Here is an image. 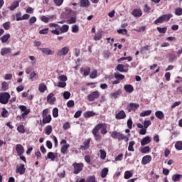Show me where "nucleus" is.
<instances>
[{
  "label": "nucleus",
  "mask_w": 182,
  "mask_h": 182,
  "mask_svg": "<svg viewBox=\"0 0 182 182\" xmlns=\"http://www.w3.org/2000/svg\"><path fill=\"white\" fill-rule=\"evenodd\" d=\"M150 46H145L144 47H142L141 48V50H140V53H141V55H144V50H149Z\"/></svg>",
  "instance_id": "nucleus-61"
},
{
  "label": "nucleus",
  "mask_w": 182,
  "mask_h": 182,
  "mask_svg": "<svg viewBox=\"0 0 182 182\" xmlns=\"http://www.w3.org/2000/svg\"><path fill=\"white\" fill-rule=\"evenodd\" d=\"M120 95H122V90H118L115 92L112 93L111 96L114 99H117L119 97V96H120Z\"/></svg>",
  "instance_id": "nucleus-31"
},
{
  "label": "nucleus",
  "mask_w": 182,
  "mask_h": 182,
  "mask_svg": "<svg viewBox=\"0 0 182 182\" xmlns=\"http://www.w3.org/2000/svg\"><path fill=\"white\" fill-rule=\"evenodd\" d=\"M52 122V116L48 114L47 117H43V124H46V123H50Z\"/></svg>",
  "instance_id": "nucleus-24"
},
{
  "label": "nucleus",
  "mask_w": 182,
  "mask_h": 182,
  "mask_svg": "<svg viewBox=\"0 0 182 182\" xmlns=\"http://www.w3.org/2000/svg\"><path fill=\"white\" fill-rule=\"evenodd\" d=\"M114 76L115 77V79L118 80H123V79H124V75H123V74H120V73H115L114 74Z\"/></svg>",
  "instance_id": "nucleus-29"
},
{
  "label": "nucleus",
  "mask_w": 182,
  "mask_h": 182,
  "mask_svg": "<svg viewBox=\"0 0 182 182\" xmlns=\"http://www.w3.org/2000/svg\"><path fill=\"white\" fill-rule=\"evenodd\" d=\"M63 98L65 99V100H68V99H70V92L68 91H65L63 92Z\"/></svg>",
  "instance_id": "nucleus-52"
},
{
  "label": "nucleus",
  "mask_w": 182,
  "mask_h": 182,
  "mask_svg": "<svg viewBox=\"0 0 182 182\" xmlns=\"http://www.w3.org/2000/svg\"><path fill=\"white\" fill-rule=\"evenodd\" d=\"M19 6V1H14L11 4V6L9 7L10 11H15L16 8Z\"/></svg>",
  "instance_id": "nucleus-28"
},
{
  "label": "nucleus",
  "mask_w": 182,
  "mask_h": 182,
  "mask_svg": "<svg viewBox=\"0 0 182 182\" xmlns=\"http://www.w3.org/2000/svg\"><path fill=\"white\" fill-rule=\"evenodd\" d=\"M149 143H151V138H150V136H145L141 141V146H146V144H149Z\"/></svg>",
  "instance_id": "nucleus-18"
},
{
  "label": "nucleus",
  "mask_w": 182,
  "mask_h": 182,
  "mask_svg": "<svg viewBox=\"0 0 182 182\" xmlns=\"http://www.w3.org/2000/svg\"><path fill=\"white\" fill-rule=\"evenodd\" d=\"M130 177H133V173L132 172H130V171H127L124 173V178L126 180H129V178H130Z\"/></svg>",
  "instance_id": "nucleus-43"
},
{
  "label": "nucleus",
  "mask_w": 182,
  "mask_h": 182,
  "mask_svg": "<svg viewBox=\"0 0 182 182\" xmlns=\"http://www.w3.org/2000/svg\"><path fill=\"white\" fill-rule=\"evenodd\" d=\"M182 175L180 174H174L172 176L173 181H180L181 180Z\"/></svg>",
  "instance_id": "nucleus-37"
},
{
  "label": "nucleus",
  "mask_w": 182,
  "mask_h": 182,
  "mask_svg": "<svg viewBox=\"0 0 182 182\" xmlns=\"http://www.w3.org/2000/svg\"><path fill=\"white\" fill-rule=\"evenodd\" d=\"M53 117H58L59 116V109L56 107L53 109Z\"/></svg>",
  "instance_id": "nucleus-49"
},
{
  "label": "nucleus",
  "mask_w": 182,
  "mask_h": 182,
  "mask_svg": "<svg viewBox=\"0 0 182 182\" xmlns=\"http://www.w3.org/2000/svg\"><path fill=\"white\" fill-rule=\"evenodd\" d=\"M103 38V31L100 30L94 36L95 41H100Z\"/></svg>",
  "instance_id": "nucleus-22"
},
{
  "label": "nucleus",
  "mask_w": 182,
  "mask_h": 182,
  "mask_svg": "<svg viewBox=\"0 0 182 182\" xmlns=\"http://www.w3.org/2000/svg\"><path fill=\"white\" fill-rule=\"evenodd\" d=\"M175 149H176V150H182V141H176V143L175 144Z\"/></svg>",
  "instance_id": "nucleus-44"
},
{
  "label": "nucleus",
  "mask_w": 182,
  "mask_h": 182,
  "mask_svg": "<svg viewBox=\"0 0 182 182\" xmlns=\"http://www.w3.org/2000/svg\"><path fill=\"white\" fill-rule=\"evenodd\" d=\"M109 173V168H104L102 171H101V177L102 178H105V177L107 176Z\"/></svg>",
  "instance_id": "nucleus-30"
},
{
  "label": "nucleus",
  "mask_w": 182,
  "mask_h": 182,
  "mask_svg": "<svg viewBox=\"0 0 182 182\" xmlns=\"http://www.w3.org/2000/svg\"><path fill=\"white\" fill-rule=\"evenodd\" d=\"M67 106L68 107H73L75 106V101L73 100H69L68 102H67Z\"/></svg>",
  "instance_id": "nucleus-63"
},
{
  "label": "nucleus",
  "mask_w": 182,
  "mask_h": 182,
  "mask_svg": "<svg viewBox=\"0 0 182 182\" xmlns=\"http://www.w3.org/2000/svg\"><path fill=\"white\" fill-rule=\"evenodd\" d=\"M91 139H88L87 141H85L83 143V145H81L79 148V150H89V148L90 147V141H91Z\"/></svg>",
  "instance_id": "nucleus-9"
},
{
  "label": "nucleus",
  "mask_w": 182,
  "mask_h": 182,
  "mask_svg": "<svg viewBox=\"0 0 182 182\" xmlns=\"http://www.w3.org/2000/svg\"><path fill=\"white\" fill-rule=\"evenodd\" d=\"M30 79L33 82V80H36L38 79V75L35 72H31L30 73Z\"/></svg>",
  "instance_id": "nucleus-39"
},
{
  "label": "nucleus",
  "mask_w": 182,
  "mask_h": 182,
  "mask_svg": "<svg viewBox=\"0 0 182 182\" xmlns=\"http://www.w3.org/2000/svg\"><path fill=\"white\" fill-rule=\"evenodd\" d=\"M3 28H4V29L6 31H8L9 29V28H11V22L7 21V22L4 23L3 24Z\"/></svg>",
  "instance_id": "nucleus-54"
},
{
  "label": "nucleus",
  "mask_w": 182,
  "mask_h": 182,
  "mask_svg": "<svg viewBox=\"0 0 182 182\" xmlns=\"http://www.w3.org/2000/svg\"><path fill=\"white\" fill-rule=\"evenodd\" d=\"M151 161V156L146 155L142 158L141 164L144 165L149 164Z\"/></svg>",
  "instance_id": "nucleus-16"
},
{
  "label": "nucleus",
  "mask_w": 182,
  "mask_h": 182,
  "mask_svg": "<svg viewBox=\"0 0 182 182\" xmlns=\"http://www.w3.org/2000/svg\"><path fill=\"white\" fill-rule=\"evenodd\" d=\"M156 29L159 33H166L167 32V27H157Z\"/></svg>",
  "instance_id": "nucleus-45"
},
{
  "label": "nucleus",
  "mask_w": 182,
  "mask_h": 182,
  "mask_svg": "<svg viewBox=\"0 0 182 182\" xmlns=\"http://www.w3.org/2000/svg\"><path fill=\"white\" fill-rule=\"evenodd\" d=\"M90 77L91 79H96V77H97V70H95L93 72H92L90 75Z\"/></svg>",
  "instance_id": "nucleus-51"
},
{
  "label": "nucleus",
  "mask_w": 182,
  "mask_h": 182,
  "mask_svg": "<svg viewBox=\"0 0 182 182\" xmlns=\"http://www.w3.org/2000/svg\"><path fill=\"white\" fill-rule=\"evenodd\" d=\"M132 14L135 18H140V16L143 15V12H141V10L139 9H134Z\"/></svg>",
  "instance_id": "nucleus-20"
},
{
  "label": "nucleus",
  "mask_w": 182,
  "mask_h": 182,
  "mask_svg": "<svg viewBox=\"0 0 182 182\" xmlns=\"http://www.w3.org/2000/svg\"><path fill=\"white\" fill-rule=\"evenodd\" d=\"M47 89H48V87H46V85H45L44 83L40 84V85L38 87V90L41 93H43L45 92V90H47Z\"/></svg>",
  "instance_id": "nucleus-32"
},
{
  "label": "nucleus",
  "mask_w": 182,
  "mask_h": 182,
  "mask_svg": "<svg viewBox=\"0 0 182 182\" xmlns=\"http://www.w3.org/2000/svg\"><path fill=\"white\" fill-rule=\"evenodd\" d=\"M67 23L72 24V23H76V18L75 17H71L70 19L67 21Z\"/></svg>",
  "instance_id": "nucleus-58"
},
{
  "label": "nucleus",
  "mask_w": 182,
  "mask_h": 182,
  "mask_svg": "<svg viewBox=\"0 0 182 182\" xmlns=\"http://www.w3.org/2000/svg\"><path fill=\"white\" fill-rule=\"evenodd\" d=\"M151 114V110H146L141 112L139 116L141 117H146V116H150Z\"/></svg>",
  "instance_id": "nucleus-33"
},
{
  "label": "nucleus",
  "mask_w": 182,
  "mask_h": 182,
  "mask_svg": "<svg viewBox=\"0 0 182 182\" xmlns=\"http://www.w3.org/2000/svg\"><path fill=\"white\" fill-rule=\"evenodd\" d=\"M45 132L46 134H47V136H49L50 133H52V126L48 125L47 127H46Z\"/></svg>",
  "instance_id": "nucleus-41"
},
{
  "label": "nucleus",
  "mask_w": 182,
  "mask_h": 182,
  "mask_svg": "<svg viewBox=\"0 0 182 182\" xmlns=\"http://www.w3.org/2000/svg\"><path fill=\"white\" fill-rule=\"evenodd\" d=\"M100 93L98 91H94L90 95H87V99L90 102H95L96 99H99Z\"/></svg>",
  "instance_id": "nucleus-6"
},
{
  "label": "nucleus",
  "mask_w": 182,
  "mask_h": 182,
  "mask_svg": "<svg viewBox=\"0 0 182 182\" xmlns=\"http://www.w3.org/2000/svg\"><path fill=\"white\" fill-rule=\"evenodd\" d=\"M18 133H25V127L23 125H20L17 127Z\"/></svg>",
  "instance_id": "nucleus-56"
},
{
  "label": "nucleus",
  "mask_w": 182,
  "mask_h": 182,
  "mask_svg": "<svg viewBox=\"0 0 182 182\" xmlns=\"http://www.w3.org/2000/svg\"><path fill=\"white\" fill-rule=\"evenodd\" d=\"M58 80H60V82H66V80H68V77H66V75H60L58 77Z\"/></svg>",
  "instance_id": "nucleus-50"
},
{
  "label": "nucleus",
  "mask_w": 182,
  "mask_h": 182,
  "mask_svg": "<svg viewBox=\"0 0 182 182\" xmlns=\"http://www.w3.org/2000/svg\"><path fill=\"white\" fill-rule=\"evenodd\" d=\"M73 174H79L81 171H83V167H85V165L83 163H77L75 162L73 164Z\"/></svg>",
  "instance_id": "nucleus-4"
},
{
  "label": "nucleus",
  "mask_w": 182,
  "mask_h": 182,
  "mask_svg": "<svg viewBox=\"0 0 182 182\" xmlns=\"http://www.w3.org/2000/svg\"><path fill=\"white\" fill-rule=\"evenodd\" d=\"M69 144H65L61 147L60 151L62 154H66V151H68V149H69Z\"/></svg>",
  "instance_id": "nucleus-35"
},
{
  "label": "nucleus",
  "mask_w": 182,
  "mask_h": 182,
  "mask_svg": "<svg viewBox=\"0 0 182 182\" xmlns=\"http://www.w3.org/2000/svg\"><path fill=\"white\" fill-rule=\"evenodd\" d=\"M134 144H136V142H134V141H131L129 142V146H128L129 151H134V148L133 147Z\"/></svg>",
  "instance_id": "nucleus-38"
},
{
  "label": "nucleus",
  "mask_w": 182,
  "mask_h": 182,
  "mask_svg": "<svg viewBox=\"0 0 182 182\" xmlns=\"http://www.w3.org/2000/svg\"><path fill=\"white\" fill-rule=\"evenodd\" d=\"M171 16H173L171 14H163L155 20L154 23L158 25V23H163V22H166V21H168L171 18Z\"/></svg>",
  "instance_id": "nucleus-2"
},
{
  "label": "nucleus",
  "mask_w": 182,
  "mask_h": 182,
  "mask_svg": "<svg viewBox=\"0 0 182 182\" xmlns=\"http://www.w3.org/2000/svg\"><path fill=\"white\" fill-rule=\"evenodd\" d=\"M111 137H112V139H117L119 140V141H121V140H124L125 141H129V138L127 137V136L120 133V132H117V131H114L112 132L111 134Z\"/></svg>",
  "instance_id": "nucleus-1"
},
{
  "label": "nucleus",
  "mask_w": 182,
  "mask_h": 182,
  "mask_svg": "<svg viewBox=\"0 0 182 182\" xmlns=\"http://www.w3.org/2000/svg\"><path fill=\"white\" fill-rule=\"evenodd\" d=\"M87 182H97L96 181V177H95V176H90L87 178Z\"/></svg>",
  "instance_id": "nucleus-64"
},
{
  "label": "nucleus",
  "mask_w": 182,
  "mask_h": 182,
  "mask_svg": "<svg viewBox=\"0 0 182 182\" xmlns=\"http://www.w3.org/2000/svg\"><path fill=\"white\" fill-rule=\"evenodd\" d=\"M175 14L177 15V16H181V15H182V9L181 8L176 9Z\"/></svg>",
  "instance_id": "nucleus-60"
},
{
  "label": "nucleus",
  "mask_w": 182,
  "mask_h": 182,
  "mask_svg": "<svg viewBox=\"0 0 182 182\" xmlns=\"http://www.w3.org/2000/svg\"><path fill=\"white\" fill-rule=\"evenodd\" d=\"M56 155H55L53 152H48L46 159V160L49 159L50 160H51V161H55V159H56Z\"/></svg>",
  "instance_id": "nucleus-27"
},
{
  "label": "nucleus",
  "mask_w": 182,
  "mask_h": 182,
  "mask_svg": "<svg viewBox=\"0 0 182 182\" xmlns=\"http://www.w3.org/2000/svg\"><path fill=\"white\" fill-rule=\"evenodd\" d=\"M138 107H140L139 104L131 102L128 106V112H130L132 110H136Z\"/></svg>",
  "instance_id": "nucleus-15"
},
{
  "label": "nucleus",
  "mask_w": 182,
  "mask_h": 182,
  "mask_svg": "<svg viewBox=\"0 0 182 182\" xmlns=\"http://www.w3.org/2000/svg\"><path fill=\"white\" fill-rule=\"evenodd\" d=\"M141 153L146 154L150 153V146H147L141 149Z\"/></svg>",
  "instance_id": "nucleus-47"
},
{
  "label": "nucleus",
  "mask_w": 182,
  "mask_h": 182,
  "mask_svg": "<svg viewBox=\"0 0 182 182\" xmlns=\"http://www.w3.org/2000/svg\"><path fill=\"white\" fill-rule=\"evenodd\" d=\"M36 21H37L36 17L32 16L31 18H30V19L28 21V23H29V25H33V23H35V22H36Z\"/></svg>",
  "instance_id": "nucleus-59"
},
{
  "label": "nucleus",
  "mask_w": 182,
  "mask_h": 182,
  "mask_svg": "<svg viewBox=\"0 0 182 182\" xmlns=\"http://www.w3.org/2000/svg\"><path fill=\"white\" fill-rule=\"evenodd\" d=\"M127 124L129 129H133V121L131 118L127 120Z\"/></svg>",
  "instance_id": "nucleus-55"
},
{
  "label": "nucleus",
  "mask_w": 182,
  "mask_h": 182,
  "mask_svg": "<svg viewBox=\"0 0 182 182\" xmlns=\"http://www.w3.org/2000/svg\"><path fill=\"white\" fill-rule=\"evenodd\" d=\"M54 96L55 95L53 93H50L47 96V102L50 103V105H54L55 102H56V97Z\"/></svg>",
  "instance_id": "nucleus-12"
},
{
  "label": "nucleus",
  "mask_w": 182,
  "mask_h": 182,
  "mask_svg": "<svg viewBox=\"0 0 182 182\" xmlns=\"http://www.w3.org/2000/svg\"><path fill=\"white\" fill-rule=\"evenodd\" d=\"M80 6H81V8H89V6H90V1H89V0H80Z\"/></svg>",
  "instance_id": "nucleus-13"
},
{
  "label": "nucleus",
  "mask_w": 182,
  "mask_h": 182,
  "mask_svg": "<svg viewBox=\"0 0 182 182\" xmlns=\"http://www.w3.org/2000/svg\"><path fill=\"white\" fill-rule=\"evenodd\" d=\"M57 87L62 88L66 87V82H64L63 81L58 82Z\"/></svg>",
  "instance_id": "nucleus-62"
},
{
  "label": "nucleus",
  "mask_w": 182,
  "mask_h": 182,
  "mask_svg": "<svg viewBox=\"0 0 182 182\" xmlns=\"http://www.w3.org/2000/svg\"><path fill=\"white\" fill-rule=\"evenodd\" d=\"M117 70H118V72H127V70H125L124 65H123V64H119L117 66Z\"/></svg>",
  "instance_id": "nucleus-42"
},
{
  "label": "nucleus",
  "mask_w": 182,
  "mask_h": 182,
  "mask_svg": "<svg viewBox=\"0 0 182 182\" xmlns=\"http://www.w3.org/2000/svg\"><path fill=\"white\" fill-rule=\"evenodd\" d=\"M93 116H96V113L93 111H87L84 113V117L85 119H89V117H93Z\"/></svg>",
  "instance_id": "nucleus-23"
},
{
  "label": "nucleus",
  "mask_w": 182,
  "mask_h": 182,
  "mask_svg": "<svg viewBox=\"0 0 182 182\" xmlns=\"http://www.w3.org/2000/svg\"><path fill=\"white\" fill-rule=\"evenodd\" d=\"M16 150L17 151L18 156H22L23 153L25 152V149H23V146L21 144L16 145Z\"/></svg>",
  "instance_id": "nucleus-14"
},
{
  "label": "nucleus",
  "mask_w": 182,
  "mask_h": 182,
  "mask_svg": "<svg viewBox=\"0 0 182 182\" xmlns=\"http://www.w3.org/2000/svg\"><path fill=\"white\" fill-rule=\"evenodd\" d=\"M81 72H83L84 76H89L90 73V68H87L86 69L83 70L82 68L80 69Z\"/></svg>",
  "instance_id": "nucleus-40"
},
{
  "label": "nucleus",
  "mask_w": 182,
  "mask_h": 182,
  "mask_svg": "<svg viewBox=\"0 0 182 182\" xmlns=\"http://www.w3.org/2000/svg\"><path fill=\"white\" fill-rule=\"evenodd\" d=\"M1 117H8V110H6V108L2 109Z\"/></svg>",
  "instance_id": "nucleus-53"
},
{
  "label": "nucleus",
  "mask_w": 182,
  "mask_h": 182,
  "mask_svg": "<svg viewBox=\"0 0 182 182\" xmlns=\"http://www.w3.org/2000/svg\"><path fill=\"white\" fill-rule=\"evenodd\" d=\"M144 124V129H147L149 126L151 124V120H145L143 123Z\"/></svg>",
  "instance_id": "nucleus-48"
},
{
  "label": "nucleus",
  "mask_w": 182,
  "mask_h": 182,
  "mask_svg": "<svg viewBox=\"0 0 182 182\" xmlns=\"http://www.w3.org/2000/svg\"><path fill=\"white\" fill-rule=\"evenodd\" d=\"M124 90L127 92V93H132L133 90H134V87H133V85L130 84H127L124 86Z\"/></svg>",
  "instance_id": "nucleus-19"
},
{
  "label": "nucleus",
  "mask_w": 182,
  "mask_h": 182,
  "mask_svg": "<svg viewBox=\"0 0 182 182\" xmlns=\"http://www.w3.org/2000/svg\"><path fill=\"white\" fill-rule=\"evenodd\" d=\"M101 128H102L101 125H97L92 129V134L96 141H100L102 140V135H100V133H99V131L100 130Z\"/></svg>",
  "instance_id": "nucleus-5"
},
{
  "label": "nucleus",
  "mask_w": 182,
  "mask_h": 182,
  "mask_svg": "<svg viewBox=\"0 0 182 182\" xmlns=\"http://www.w3.org/2000/svg\"><path fill=\"white\" fill-rule=\"evenodd\" d=\"M115 118L117 119V120H122L123 119H126V112H124V110L119 111L115 114Z\"/></svg>",
  "instance_id": "nucleus-11"
},
{
  "label": "nucleus",
  "mask_w": 182,
  "mask_h": 182,
  "mask_svg": "<svg viewBox=\"0 0 182 182\" xmlns=\"http://www.w3.org/2000/svg\"><path fill=\"white\" fill-rule=\"evenodd\" d=\"M69 53V48L63 47L61 50H59L57 53V56L60 58V56H66Z\"/></svg>",
  "instance_id": "nucleus-7"
},
{
  "label": "nucleus",
  "mask_w": 182,
  "mask_h": 182,
  "mask_svg": "<svg viewBox=\"0 0 182 182\" xmlns=\"http://www.w3.org/2000/svg\"><path fill=\"white\" fill-rule=\"evenodd\" d=\"M69 31V26L64 24L63 26L60 28V33H65V32H68Z\"/></svg>",
  "instance_id": "nucleus-36"
},
{
  "label": "nucleus",
  "mask_w": 182,
  "mask_h": 182,
  "mask_svg": "<svg viewBox=\"0 0 182 182\" xmlns=\"http://www.w3.org/2000/svg\"><path fill=\"white\" fill-rule=\"evenodd\" d=\"M72 32H73V33H77V32H79V26H77V25L73 26Z\"/></svg>",
  "instance_id": "nucleus-57"
},
{
  "label": "nucleus",
  "mask_w": 182,
  "mask_h": 182,
  "mask_svg": "<svg viewBox=\"0 0 182 182\" xmlns=\"http://www.w3.org/2000/svg\"><path fill=\"white\" fill-rule=\"evenodd\" d=\"M9 38H11V35L9 33H7L0 38V40L1 41L2 43H6V42H8V41L9 40Z\"/></svg>",
  "instance_id": "nucleus-26"
},
{
  "label": "nucleus",
  "mask_w": 182,
  "mask_h": 182,
  "mask_svg": "<svg viewBox=\"0 0 182 182\" xmlns=\"http://www.w3.org/2000/svg\"><path fill=\"white\" fill-rule=\"evenodd\" d=\"M38 50H41L43 55H49L55 54V51H53L49 48H38Z\"/></svg>",
  "instance_id": "nucleus-8"
},
{
  "label": "nucleus",
  "mask_w": 182,
  "mask_h": 182,
  "mask_svg": "<svg viewBox=\"0 0 182 182\" xmlns=\"http://www.w3.org/2000/svg\"><path fill=\"white\" fill-rule=\"evenodd\" d=\"M9 99H11V95L9 92L0 93V103L1 105H8Z\"/></svg>",
  "instance_id": "nucleus-3"
},
{
  "label": "nucleus",
  "mask_w": 182,
  "mask_h": 182,
  "mask_svg": "<svg viewBox=\"0 0 182 182\" xmlns=\"http://www.w3.org/2000/svg\"><path fill=\"white\" fill-rule=\"evenodd\" d=\"M97 126H101L100 130L102 134H106L107 133V126L105 123H100L97 124Z\"/></svg>",
  "instance_id": "nucleus-21"
},
{
  "label": "nucleus",
  "mask_w": 182,
  "mask_h": 182,
  "mask_svg": "<svg viewBox=\"0 0 182 182\" xmlns=\"http://www.w3.org/2000/svg\"><path fill=\"white\" fill-rule=\"evenodd\" d=\"M100 159H102V160H105L106 159V151H105L103 149H100Z\"/></svg>",
  "instance_id": "nucleus-46"
},
{
  "label": "nucleus",
  "mask_w": 182,
  "mask_h": 182,
  "mask_svg": "<svg viewBox=\"0 0 182 182\" xmlns=\"http://www.w3.org/2000/svg\"><path fill=\"white\" fill-rule=\"evenodd\" d=\"M12 52V48H3L1 50V56H5V55H8Z\"/></svg>",
  "instance_id": "nucleus-17"
},
{
  "label": "nucleus",
  "mask_w": 182,
  "mask_h": 182,
  "mask_svg": "<svg viewBox=\"0 0 182 182\" xmlns=\"http://www.w3.org/2000/svg\"><path fill=\"white\" fill-rule=\"evenodd\" d=\"M155 116L157 119H159V120H163L164 119V113L161 111H156L155 112Z\"/></svg>",
  "instance_id": "nucleus-25"
},
{
  "label": "nucleus",
  "mask_w": 182,
  "mask_h": 182,
  "mask_svg": "<svg viewBox=\"0 0 182 182\" xmlns=\"http://www.w3.org/2000/svg\"><path fill=\"white\" fill-rule=\"evenodd\" d=\"M1 89L4 92H6V90H8V89H9V85H8V82L4 81L1 83Z\"/></svg>",
  "instance_id": "nucleus-34"
},
{
  "label": "nucleus",
  "mask_w": 182,
  "mask_h": 182,
  "mask_svg": "<svg viewBox=\"0 0 182 182\" xmlns=\"http://www.w3.org/2000/svg\"><path fill=\"white\" fill-rule=\"evenodd\" d=\"M25 171H26V168L24 164H21L19 166L16 167V173H20L21 176L25 174Z\"/></svg>",
  "instance_id": "nucleus-10"
}]
</instances>
